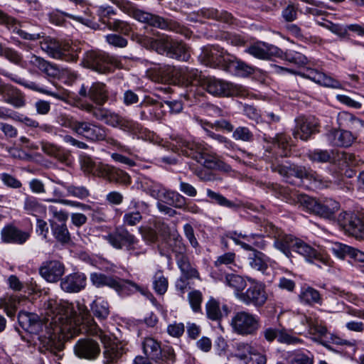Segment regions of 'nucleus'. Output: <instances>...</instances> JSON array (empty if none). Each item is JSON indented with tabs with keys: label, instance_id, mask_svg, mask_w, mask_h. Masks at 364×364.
<instances>
[{
	"label": "nucleus",
	"instance_id": "nucleus-9",
	"mask_svg": "<svg viewBox=\"0 0 364 364\" xmlns=\"http://www.w3.org/2000/svg\"><path fill=\"white\" fill-rule=\"evenodd\" d=\"M87 331L92 336L98 337L104 345L103 358L105 364H114L124 353V348L112 341L111 337L99 328L93 319L87 322Z\"/></svg>",
	"mask_w": 364,
	"mask_h": 364
},
{
	"label": "nucleus",
	"instance_id": "nucleus-4",
	"mask_svg": "<svg viewBox=\"0 0 364 364\" xmlns=\"http://www.w3.org/2000/svg\"><path fill=\"white\" fill-rule=\"evenodd\" d=\"M172 140L173 146H176V151L194 159L208 169L220 167L222 162L215 156L208 154L203 144L188 141L181 136H176Z\"/></svg>",
	"mask_w": 364,
	"mask_h": 364
},
{
	"label": "nucleus",
	"instance_id": "nucleus-11",
	"mask_svg": "<svg viewBox=\"0 0 364 364\" xmlns=\"http://www.w3.org/2000/svg\"><path fill=\"white\" fill-rule=\"evenodd\" d=\"M41 48L49 56L67 62H75L78 58L76 50L67 44H63L58 41L46 38L41 42Z\"/></svg>",
	"mask_w": 364,
	"mask_h": 364
},
{
	"label": "nucleus",
	"instance_id": "nucleus-52",
	"mask_svg": "<svg viewBox=\"0 0 364 364\" xmlns=\"http://www.w3.org/2000/svg\"><path fill=\"white\" fill-rule=\"evenodd\" d=\"M208 197L211 200L210 203H215L223 207L236 210L239 206L233 201L228 200L219 193L215 192L211 189L206 191Z\"/></svg>",
	"mask_w": 364,
	"mask_h": 364
},
{
	"label": "nucleus",
	"instance_id": "nucleus-10",
	"mask_svg": "<svg viewBox=\"0 0 364 364\" xmlns=\"http://www.w3.org/2000/svg\"><path fill=\"white\" fill-rule=\"evenodd\" d=\"M156 46L159 53L171 58L186 62L191 58L189 48L182 41L161 38L156 41Z\"/></svg>",
	"mask_w": 364,
	"mask_h": 364
},
{
	"label": "nucleus",
	"instance_id": "nucleus-12",
	"mask_svg": "<svg viewBox=\"0 0 364 364\" xmlns=\"http://www.w3.org/2000/svg\"><path fill=\"white\" fill-rule=\"evenodd\" d=\"M23 68H27L31 70H39L48 77L53 78H60L65 73H68L66 70L60 68L56 64L51 63L33 53H30L26 57Z\"/></svg>",
	"mask_w": 364,
	"mask_h": 364
},
{
	"label": "nucleus",
	"instance_id": "nucleus-37",
	"mask_svg": "<svg viewBox=\"0 0 364 364\" xmlns=\"http://www.w3.org/2000/svg\"><path fill=\"white\" fill-rule=\"evenodd\" d=\"M282 51L273 45L257 42L252 45V55L259 59H269L272 56H280Z\"/></svg>",
	"mask_w": 364,
	"mask_h": 364
},
{
	"label": "nucleus",
	"instance_id": "nucleus-32",
	"mask_svg": "<svg viewBox=\"0 0 364 364\" xmlns=\"http://www.w3.org/2000/svg\"><path fill=\"white\" fill-rule=\"evenodd\" d=\"M223 70L240 77H247L250 73V68L248 65L230 54L226 56Z\"/></svg>",
	"mask_w": 364,
	"mask_h": 364
},
{
	"label": "nucleus",
	"instance_id": "nucleus-50",
	"mask_svg": "<svg viewBox=\"0 0 364 364\" xmlns=\"http://www.w3.org/2000/svg\"><path fill=\"white\" fill-rule=\"evenodd\" d=\"M143 191L156 199L161 198V194L165 187L156 181L151 180H146L141 183Z\"/></svg>",
	"mask_w": 364,
	"mask_h": 364
},
{
	"label": "nucleus",
	"instance_id": "nucleus-15",
	"mask_svg": "<svg viewBox=\"0 0 364 364\" xmlns=\"http://www.w3.org/2000/svg\"><path fill=\"white\" fill-rule=\"evenodd\" d=\"M9 78L14 82L19 84L26 88L32 90L33 91L38 92L49 96H51L55 99L63 100L65 99L66 95L64 92L60 90L57 86L52 82H50L49 85H44L41 83L36 82L27 81L23 78L18 77L17 75H9Z\"/></svg>",
	"mask_w": 364,
	"mask_h": 364
},
{
	"label": "nucleus",
	"instance_id": "nucleus-1",
	"mask_svg": "<svg viewBox=\"0 0 364 364\" xmlns=\"http://www.w3.org/2000/svg\"><path fill=\"white\" fill-rule=\"evenodd\" d=\"M43 309L45 318L40 319L37 314L36 318L31 316L30 328H26V331L38 336L41 352H50L60 358L58 353L63 349L61 339L68 338L67 333L73 327L71 309L68 303L57 299L46 301Z\"/></svg>",
	"mask_w": 364,
	"mask_h": 364
},
{
	"label": "nucleus",
	"instance_id": "nucleus-20",
	"mask_svg": "<svg viewBox=\"0 0 364 364\" xmlns=\"http://www.w3.org/2000/svg\"><path fill=\"white\" fill-rule=\"evenodd\" d=\"M226 53L223 50H220L218 46L203 48L199 55L200 62L209 67L223 69L226 61Z\"/></svg>",
	"mask_w": 364,
	"mask_h": 364
},
{
	"label": "nucleus",
	"instance_id": "nucleus-49",
	"mask_svg": "<svg viewBox=\"0 0 364 364\" xmlns=\"http://www.w3.org/2000/svg\"><path fill=\"white\" fill-rule=\"evenodd\" d=\"M93 315L100 320L105 319L109 314V304L107 301L97 298L90 305Z\"/></svg>",
	"mask_w": 364,
	"mask_h": 364
},
{
	"label": "nucleus",
	"instance_id": "nucleus-64",
	"mask_svg": "<svg viewBox=\"0 0 364 364\" xmlns=\"http://www.w3.org/2000/svg\"><path fill=\"white\" fill-rule=\"evenodd\" d=\"M275 142L279 149H282L280 153L282 156H287L290 151V143L289 137L284 134H277L275 138Z\"/></svg>",
	"mask_w": 364,
	"mask_h": 364
},
{
	"label": "nucleus",
	"instance_id": "nucleus-35",
	"mask_svg": "<svg viewBox=\"0 0 364 364\" xmlns=\"http://www.w3.org/2000/svg\"><path fill=\"white\" fill-rule=\"evenodd\" d=\"M109 126L112 127H119L124 132L132 134H138L141 132L142 127L137 122L124 117L115 113L112 122H109Z\"/></svg>",
	"mask_w": 364,
	"mask_h": 364
},
{
	"label": "nucleus",
	"instance_id": "nucleus-27",
	"mask_svg": "<svg viewBox=\"0 0 364 364\" xmlns=\"http://www.w3.org/2000/svg\"><path fill=\"white\" fill-rule=\"evenodd\" d=\"M0 25L5 26L9 30L11 31L13 33L18 34L19 36L24 40L36 41L41 38V35L39 33H29L20 28L19 24L17 23L16 19L9 16L1 9Z\"/></svg>",
	"mask_w": 364,
	"mask_h": 364
},
{
	"label": "nucleus",
	"instance_id": "nucleus-34",
	"mask_svg": "<svg viewBox=\"0 0 364 364\" xmlns=\"http://www.w3.org/2000/svg\"><path fill=\"white\" fill-rule=\"evenodd\" d=\"M82 109L91 114L93 118L99 121H103L109 126V122L112 121L115 112L103 107V105L86 103L82 105Z\"/></svg>",
	"mask_w": 364,
	"mask_h": 364
},
{
	"label": "nucleus",
	"instance_id": "nucleus-26",
	"mask_svg": "<svg viewBox=\"0 0 364 364\" xmlns=\"http://www.w3.org/2000/svg\"><path fill=\"white\" fill-rule=\"evenodd\" d=\"M65 272L64 265L57 260L46 262L39 269L40 274L48 282H56Z\"/></svg>",
	"mask_w": 364,
	"mask_h": 364
},
{
	"label": "nucleus",
	"instance_id": "nucleus-24",
	"mask_svg": "<svg viewBox=\"0 0 364 364\" xmlns=\"http://www.w3.org/2000/svg\"><path fill=\"white\" fill-rule=\"evenodd\" d=\"M0 96L4 102L16 108L22 107L26 104L23 93L10 84H0Z\"/></svg>",
	"mask_w": 364,
	"mask_h": 364
},
{
	"label": "nucleus",
	"instance_id": "nucleus-22",
	"mask_svg": "<svg viewBox=\"0 0 364 364\" xmlns=\"http://www.w3.org/2000/svg\"><path fill=\"white\" fill-rule=\"evenodd\" d=\"M107 130L102 125L79 121L75 132L91 141H98L105 139Z\"/></svg>",
	"mask_w": 364,
	"mask_h": 364
},
{
	"label": "nucleus",
	"instance_id": "nucleus-16",
	"mask_svg": "<svg viewBox=\"0 0 364 364\" xmlns=\"http://www.w3.org/2000/svg\"><path fill=\"white\" fill-rule=\"evenodd\" d=\"M78 94L82 97L90 99L97 105H104L109 98L106 85L100 82H92L90 86L82 85Z\"/></svg>",
	"mask_w": 364,
	"mask_h": 364
},
{
	"label": "nucleus",
	"instance_id": "nucleus-3",
	"mask_svg": "<svg viewBox=\"0 0 364 364\" xmlns=\"http://www.w3.org/2000/svg\"><path fill=\"white\" fill-rule=\"evenodd\" d=\"M120 9L123 12L141 23H146L159 29L171 31L185 36L187 35L188 30L186 28L173 19L165 18L162 16L144 11L133 6L129 2L121 6Z\"/></svg>",
	"mask_w": 364,
	"mask_h": 364
},
{
	"label": "nucleus",
	"instance_id": "nucleus-25",
	"mask_svg": "<svg viewBox=\"0 0 364 364\" xmlns=\"http://www.w3.org/2000/svg\"><path fill=\"white\" fill-rule=\"evenodd\" d=\"M204 80L201 87L203 90H206L214 96L230 95L232 90L231 84L210 76H206Z\"/></svg>",
	"mask_w": 364,
	"mask_h": 364
},
{
	"label": "nucleus",
	"instance_id": "nucleus-57",
	"mask_svg": "<svg viewBox=\"0 0 364 364\" xmlns=\"http://www.w3.org/2000/svg\"><path fill=\"white\" fill-rule=\"evenodd\" d=\"M168 279L161 271L155 273L153 278V286L155 291L160 295L164 294L168 289Z\"/></svg>",
	"mask_w": 364,
	"mask_h": 364
},
{
	"label": "nucleus",
	"instance_id": "nucleus-47",
	"mask_svg": "<svg viewBox=\"0 0 364 364\" xmlns=\"http://www.w3.org/2000/svg\"><path fill=\"white\" fill-rule=\"evenodd\" d=\"M161 348V343L151 337L145 338L142 342L144 353L154 361L159 358Z\"/></svg>",
	"mask_w": 364,
	"mask_h": 364
},
{
	"label": "nucleus",
	"instance_id": "nucleus-55",
	"mask_svg": "<svg viewBox=\"0 0 364 364\" xmlns=\"http://www.w3.org/2000/svg\"><path fill=\"white\" fill-rule=\"evenodd\" d=\"M0 55H3L6 59H7L11 63L17 65L21 68H23V65H24L25 60H23V55L18 51L14 50L11 48H3L1 46V51L0 52Z\"/></svg>",
	"mask_w": 364,
	"mask_h": 364
},
{
	"label": "nucleus",
	"instance_id": "nucleus-19",
	"mask_svg": "<svg viewBox=\"0 0 364 364\" xmlns=\"http://www.w3.org/2000/svg\"><path fill=\"white\" fill-rule=\"evenodd\" d=\"M293 251L302 255L310 262L316 261L318 263L328 267H331L333 264L329 256L318 252L311 246L299 238H297L296 242H294V249Z\"/></svg>",
	"mask_w": 364,
	"mask_h": 364
},
{
	"label": "nucleus",
	"instance_id": "nucleus-40",
	"mask_svg": "<svg viewBox=\"0 0 364 364\" xmlns=\"http://www.w3.org/2000/svg\"><path fill=\"white\" fill-rule=\"evenodd\" d=\"M340 128H348L360 131L364 127V122L348 112H341L337 117Z\"/></svg>",
	"mask_w": 364,
	"mask_h": 364
},
{
	"label": "nucleus",
	"instance_id": "nucleus-7",
	"mask_svg": "<svg viewBox=\"0 0 364 364\" xmlns=\"http://www.w3.org/2000/svg\"><path fill=\"white\" fill-rule=\"evenodd\" d=\"M159 231L163 237L158 245L161 256L171 260V253L174 254L176 259L187 253L186 245L176 230L171 231L167 225L162 223Z\"/></svg>",
	"mask_w": 364,
	"mask_h": 364
},
{
	"label": "nucleus",
	"instance_id": "nucleus-56",
	"mask_svg": "<svg viewBox=\"0 0 364 364\" xmlns=\"http://www.w3.org/2000/svg\"><path fill=\"white\" fill-rule=\"evenodd\" d=\"M299 299L301 302L311 305L319 304L321 301L319 292L311 287L304 289L299 295Z\"/></svg>",
	"mask_w": 364,
	"mask_h": 364
},
{
	"label": "nucleus",
	"instance_id": "nucleus-36",
	"mask_svg": "<svg viewBox=\"0 0 364 364\" xmlns=\"http://www.w3.org/2000/svg\"><path fill=\"white\" fill-rule=\"evenodd\" d=\"M206 76L202 75L201 72L197 69L181 68L180 71V78L186 84L193 87H202L203 81Z\"/></svg>",
	"mask_w": 364,
	"mask_h": 364
},
{
	"label": "nucleus",
	"instance_id": "nucleus-63",
	"mask_svg": "<svg viewBox=\"0 0 364 364\" xmlns=\"http://www.w3.org/2000/svg\"><path fill=\"white\" fill-rule=\"evenodd\" d=\"M142 220V215L139 211L126 213L123 216V225L135 226Z\"/></svg>",
	"mask_w": 364,
	"mask_h": 364
},
{
	"label": "nucleus",
	"instance_id": "nucleus-23",
	"mask_svg": "<svg viewBox=\"0 0 364 364\" xmlns=\"http://www.w3.org/2000/svg\"><path fill=\"white\" fill-rule=\"evenodd\" d=\"M87 284V277L82 272H73L60 280L61 289L68 293H77L83 290Z\"/></svg>",
	"mask_w": 364,
	"mask_h": 364
},
{
	"label": "nucleus",
	"instance_id": "nucleus-43",
	"mask_svg": "<svg viewBox=\"0 0 364 364\" xmlns=\"http://www.w3.org/2000/svg\"><path fill=\"white\" fill-rule=\"evenodd\" d=\"M51 230L54 237L61 244H68L71 237L66 223H58L53 220H50Z\"/></svg>",
	"mask_w": 364,
	"mask_h": 364
},
{
	"label": "nucleus",
	"instance_id": "nucleus-21",
	"mask_svg": "<svg viewBox=\"0 0 364 364\" xmlns=\"http://www.w3.org/2000/svg\"><path fill=\"white\" fill-rule=\"evenodd\" d=\"M100 351L99 343L91 338L80 339L74 346V352L78 358L89 360L97 359Z\"/></svg>",
	"mask_w": 364,
	"mask_h": 364
},
{
	"label": "nucleus",
	"instance_id": "nucleus-39",
	"mask_svg": "<svg viewBox=\"0 0 364 364\" xmlns=\"http://www.w3.org/2000/svg\"><path fill=\"white\" fill-rule=\"evenodd\" d=\"M207 317L212 321H220L230 313L229 308L223 304L220 309V303L214 298H210L205 304Z\"/></svg>",
	"mask_w": 364,
	"mask_h": 364
},
{
	"label": "nucleus",
	"instance_id": "nucleus-54",
	"mask_svg": "<svg viewBox=\"0 0 364 364\" xmlns=\"http://www.w3.org/2000/svg\"><path fill=\"white\" fill-rule=\"evenodd\" d=\"M176 357L173 348L170 346H164L161 349L159 358L154 362L157 364H173Z\"/></svg>",
	"mask_w": 364,
	"mask_h": 364
},
{
	"label": "nucleus",
	"instance_id": "nucleus-31",
	"mask_svg": "<svg viewBox=\"0 0 364 364\" xmlns=\"http://www.w3.org/2000/svg\"><path fill=\"white\" fill-rule=\"evenodd\" d=\"M180 71L181 68L169 65H159L152 70L156 75L153 80L163 83L174 82L178 77L180 78Z\"/></svg>",
	"mask_w": 364,
	"mask_h": 364
},
{
	"label": "nucleus",
	"instance_id": "nucleus-33",
	"mask_svg": "<svg viewBox=\"0 0 364 364\" xmlns=\"http://www.w3.org/2000/svg\"><path fill=\"white\" fill-rule=\"evenodd\" d=\"M104 167V170H102L103 173L102 178L109 182H114L126 186L131 183V177L125 171L109 164H106V166Z\"/></svg>",
	"mask_w": 364,
	"mask_h": 364
},
{
	"label": "nucleus",
	"instance_id": "nucleus-42",
	"mask_svg": "<svg viewBox=\"0 0 364 364\" xmlns=\"http://www.w3.org/2000/svg\"><path fill=\"white\" fill-rule=\"evenodd\" d=\"M177 266L181 272L182 277L188 279H199L198 270L191 264L187 253L176 259Z\"/></svg>",
	"mask_w": 364,
	"mask_h": 364
},
{
	"label": "nucleus",
	"instance_id": "nucleus-30",
	"mask_svg": "<svg viewBox=\"0 0 364 364\" xmlns=\"http://www.w3.org/2000/svg\"><path fill=\"white\" fill-rule=\"evenodd\" d=\"M326 139L333 146L348 147L356 139V136L347 130L334 129L326 134Z\"/></svg>",
	"mask_w": 364,
	"mask_h": 364
},
{
	"label": "nucleus",
	"instance_id": "nucleus-17",
	"mask_svg": "<svg viewBox=\"0 0 364 364\" xmlns=\"http://www.w3.org/2000/svg\"><path fill=\"white\" fill-rule=\"evenodd\" d=\"M296 126L293 132L294 138L308 140L311 135L318 132V121L314 117L300 116L296 119Z\"/></svg>",
	"mask_w": 364,
	"mask_h": 364
},
{
	"label": "nucleus",
	"instance_id": "nucleus-8",
	"mask_svg": "<svg viewBox=\"0 0 364 364\" xmlns=\"http://www.w3.org/2000/svg\"><path fill=\"white\" fill-rule=\"evenodd\" d=\"M271 168L274 172L279 173L289 183H294L292 177H295L299 179L306 178L314 183L317 187H327L329 184V181L324 180L321 176L312 170L307 169L304 166L294 164L289 166L281 164H272Z\"/></svg>",
	"mask_w": 364,
	"mask_h": 364
},
{
	"label": "nucleus",
	"instance_id": "nucleus-18",
	"mask_svg": "<svg viewBox=\"0 0 364 364\" xmlns=\"http://www.w3.org/2000/svg\"><path fill=\"white\" fill-rule=\"evenodd\" d=\"M164 104L162 102L154 100L151 97H146L137 106V112L139 114V119L142 121H154L161 119L162 108Z\"/></svg>",
	"mask_w": 364,
	"mask_h": 364
},
{
	"label": "nucleus",
	"instance_id": "nucleus-38",
	"mask_svg": "<svg viewBox=\"0 0 364 364\" xmlns=\"http://www.w3.org/2000/svg\"><path fill=\"white\" fill-rule=\"evenodd\" d=\"M233 331L240 335L250 333V315L245 311L237 312L232 318Z\"/></svg>",
	"mask_w": 364,
	"mask_h": 364
},
{
	"label": "nucleus",
	"instance_id": "nucleus-28",
	"mask_svg": "<svg viewBox=\"0 0 364 364\" xmlns=\"http://www.w3.org/2000/svg\"><path fill=\"white\" fill-rule=\"evenodd\" d=\"M30 233L9 225L1 231V240L5 243L24 244L30 237Z\"/></svg>",
	"mask_w": 364,
	"mask_h": 364
},
{
	"label": "nucleus",
	"instance_id": "nucleus-14",
	"mask_svg": "<svg viewBox=\"0 0 364 364\" xmlns=\"http://www.w3.org/2000/svg\"><path fill=\"white\" fill-rule=\"evenodd\" d=\"M82 64L84 67L100 73H105L110 70L112 58L100 50H89L83 56Z\"/></svg>",
	"mask_w": 364,
	"mask_h": 364
},
{
	"label": "nucleus",
	"instance_id": "nucleus-53",
	"mask_svg": "<svg viewBox=\"0 0 364 364\" xmlns=\"http://www.w3.org/2000/svg\"><path fill=\"white\" fill-rule=\"evenodd\" d=\"M41 146L42 151L46 154L53 156L61 161L65 159L66 157L63 153L62 149L56 144L43 141L41 142Z\"/></svg>",
	"mask_w": 364,
	"mask_h": 364
},
{
	"label": "nucleus",
	"instance_id": "nucleus-48",
	"mask_svg": "<svg viewBox=\"0 0 364 364\" xmlns=\"http://www.w3.org/2000/svg\"><path fill=\"white\" fill-rule=\"evenodd\" d=\"M296 240V237L291 235L279 237L274 241V247L289 258L291 257V250L294 249V242Z\"/></svg>",
	"mask_w": 364,
	"mask_h": 364
},
{
	"label": "nucleus",
	"instance_id": "nucleus-46",
	"mask_svg": "<svg viewBox=\"0 0 364 364\" xmlns=\"http://www.w3.org/2000/svg\"><path fill=\"white\" fill-rule=\"evenodd\" d=\"M267 299L265 286L261 282L252 280V304L255 306L264 305Z\"/></svg>",
	"mask_w": 364,
	"mask_h": 364
},
{
	"label": "nucleus",
	"instance_id": "nucleus-58",
	"mask_svg": "<svg viewBox=\"0 0 364 364\" xmlns=\"http://www.w3.org/2000/svg\"><path fill=\"white\" fill-rule=\"evenodd\" d=\"M107 26L110 30L127 36L130 33L132 29L129 23L119 19H114L107 23Z\"/></svg>",
	"mask_w": 364,
	"mask_h": 364
},
{
	"label": "nucleus",
	"instance_id": "nucleus-29",
	"mask_svg": "<svg viewBox=\"0 0 364 364\" xmlns=\"http://www.w3.org/2000/svg\"><path fill=\"white\" fill-rule=\"evenodd\" d=\"M299 75L325 87H341V85L338 80L316 69L307 68L306 71L300 73Z\"/></svg>",
	"mask_w": 364,
	"mask_h": 364
},
{
	"label": "nucleus",
	"instance_id": "nucleus-5",
	"mask_svg": "<svg viewBox=\"0 0 364 364\" xmlns=\"http://www.w3.org/2000/svg\"><path fill=\"white\" fill-rule=\"evenodd\" d=\"M105 240L117 250L124 248L131 257H139L146 252V250L139 245V240L124 225L117 226L114 230L105 235Z\"/></svg>",
	"mask_w": 364,
	"mask_h": 364
},
{
	"label": "nucleus",
	"instance_id": "nucleus-61",
	"mask_svg": "<svg viewBox=\"0 0 364 364\" xmlns=\"http://www.w3.org/2000/svg\"><path fill=\"white\" fill-rule=\"evenodd\" d=\"M106 42L115 48H125L127 46L128 41L122 36L116 33L108 34L105 36Z\"/></svg>",
	"mask_w": 364,
	"mask_h": 364
},
{
	"label": "nucleus",
	"instance_id": "nucleus-62",
	"mask_svg": "<svg viewBox=\"0 0 364 364\" xmlns=\"http://www.w3.org/2000/svg\"><path fill=\"white\" fill-rule=\"evenodd\" d=\"M305 321L307 323L310 333L316 334L319 336H323L326 334L327 328L326 326L314 321L309 317H305Z\"/></svg>",
	"mask_w": 364,
	"mask_h": 364
},
{
	"label": "nucleus",
	"instance_id": "nucleus-60",
	"mask_svg": "<svg viewBox=\"0 0 364 364\" xmlns=\"http://www.w3.org/2000/svg\"><path fill=\"white\" fill-rule=\"evenodd\" d=\"M188 298L193 311L199 312L201 310L203 301L202 293L198 290H193L188 294Z\"/></svg>",
	"mask_w": 364,
	"mask_h": 364
},
{
	"label": "nucleus",
	"instance_id": "nucleus-44",
	"mask_svg": "<svg viewBox=\"0 0 364 364\" xmlns=\"http://www.w3.org/2000/svg\"><path fill=\"white\" fill-rule=\"evenodd\" d=\"M80 163L84 172L102 178L103 173L101 170H104V166H106L105 164L101 162L96 163L88 156H82Z\"/></svg>",
	"mask_w": 364,
	"mask_h": 364
},
{
	"label": "nucleus",
	"instance_id": "nucleus-13",
	"mask_svg": "<svg viewBox=\"0 0 364 364\" xmlns=\"http://www.w3.org/2000/svg\"><path fill=\"white\" fill-rule=\"evenodd\" d=\"M339 226L350 235L360 238L364 237V217L353 212L343 211L337 218Z\"/></svg>",
	"mask_w": 364,
	"mask_h": 364
},
{
	"label": "nucleus",
	"instance_id": "nucleus-6",
	"mask_svg": "<svg viewBox=\"0 0 364 364\" xmlns=\"http://www.w3.org/2000/svg\"><path fill=\"white\" fill-rule=\"evenodd\" d=\"M90 279L92 284L95 287H107L114 289L122 296H128L139 290V287L136 283L116 275L92 272L90 275Z\"/></svg>",
	"mask_w": 364,
	"mask_h": 364
},
{
	"label": "nucleus",
	"instance_id": "nucleus-51",
	"mask_svg": "<svg viewBox=\"0 0 364 364\" xmlns=\"http://www.w3.org/2000/svg\"><path fill=\"white\" fill-rule=\"evenodd\" d=\"M269 258L261 251L252 248V267L264 272L267 269Z\"/></svg>",
	"mask_w": 364,
	"mask_h": 364
},
{
	"label": "nucleus",
	"instance_id": "nucleus-2",
	"mask_svg": "<svg viewBox=\"0 0 364 364\" xmlns=\"http://www.w3.org/2000/svg\"><path fill=\"white\" fill-rule=\"evenodd\" d=\"M282 193L289 203H299L308 211L324 218H333L336 212L340 209L339 203L331 198H326L323 201H318L296 191L288 192L286 189L283 190Z\"/></svg>",
	"mask_w": 364,
	"mask_h": 364
},
{
	"label": "nucleus",
	"instance_id": "nucleus-41",
	"mask_svg": "<svg viewBox=\"0 0 364 364\" xmlns=\"http://www.w3.org/2000/svg\"><path fill=\"white\" fill-rule=\"evenodd\" d=\"M198 16L204 18L215 19L228 23L232 22V16L226 11H218L213 8H203L198 11Z\"/></svg>",
	"mask_w": 364,
	"mask_h": 364
},
{
	"label": "nucleus",
	"instance_id": "nucleus-45",
	"mask_svg": "<svg viewBox=\"0 0 364 364\" xmlns=\"http://www.w3.org/2000/svg\"><path fill=\"white\" fill-rule=\"evenodd\" d=\"M23 210L27 214L38 217L46 213V207L38 198L28 196L23 203Z\"/></svg>",
	"mask_w": 364,
	"mask_h": 364
},
{
	"label": "nucleus",
	"instance_id": "nucleus-59",
	"mask_svg": "<svg viewBox=\"0 0 364 364\" xmlns=\"http://www.w3.org/2000/svg\"><path fill=\"white\" fill-rule=\"evenodd\" d=\"M226 280L228 284L235 289V292L243 291L247 285L245 279L237 274H229Z\"/></svg>",
	"mask_w": 364,
	"mask_h": 364
}]
</instances>
